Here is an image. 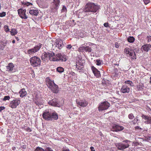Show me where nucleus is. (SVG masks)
I'll list each match as a JSON object with an SVG mask.
<instances>
[{"mask_svg": "<svg viewBox=\"0 0 151 151\" xmlns=\"http://www.w3.org/2000/svg\"><path fill=\"white\" fill-rule=\"evenodd\" d=\"M100 9L99 6L93 3L88 2L85 5L83 10H80L78 14L79 17H83L86 15L98 12Z\"/></svg>", "mask_w": 151, "mask_h": 151, "instance_id": "obj_1", "label": "nucleus"}, {"mask_svg": "<svg viewBox=\"0 0 151 151\" xmlns=\"http://www.w3.org/2000/svg\"><path fill=\"white\" fill-rule=\"evenodd\" d=\"M46 82L48 87L54 93L58 92L59 89L58 86L56 84L54 81L51 80L49 78L46 79Z\"/></svg>", "mask_w": 151, "mask_h": 151, "instance_id": "obj_2", "label": "nucleus"}, {"mask_svg": "<svg viewBox=\"0 0 151 151\" xmlns=\"http://www.w3.org/2000/svg\"><path fill=\"white\" fill-rule=\"evenodd\" d=\"M67 60V57L64 54L59 53L55 55L54 53V55L52 58V61L65 62Z\"/></svg>", "mask_w": 151, "mask_h": 151, "instance_id": "obj_3", "label": "nucleus"}, {"mask_svg": "<svg viewBox=\"0 0 151 151\" xmlns=\"http://www.w3.org/2000/svg\"><path fill=\"white\" fill-rule=\"evenodd\" d=\"M131 141L129 140H124L122 142L116 143L115 145L119 150H123L129 146V143Z\"/></svg>", "mask_w": 151, "mask_h": 151, "instance_id": "obj_4", "label": "nucleus"}, {"mask_svg": "<svg viewBox=\"0 0 151 151\" xmlns=\"http://www.w3.org/2000/svg\"><path fill=\"white\" fill-rule=\"evenodd\" d=\"M60 0H52L50 4V9L52 12H57L60 6Z\"/></svg>", "mask_w": 151, "mask_h": 151, "instance_id": "obj_5", "label": "nucleus"}, {"mask_svg": "<svg viewBox=\"0 0 151 151\" xmlns=\"http://www.w3.org/2000/svg\"><path fill=\"white\" fill-rule=\"evenodd\" d=\"M31 65L35 67L41 65V60L40 58L37 56H34L31 57L29 59Z\"/></svg>", "mask_w": 151, "mask_h": 151, "instance_id": "obj_6", "label": "nucleus"}, {"mask_svg": "<svg viewBox=\"0 0 151 151\" xmlns=\"http://www.w3.org/2000/svg\"><path fill=\"white\" fill-rule=\"evenodd\" d=\"M42 45L41 44H39L37 45H35L33 48L28 50L26 53L29 55L33 54L39 50L42 47Z\"/></svg>", "mask_w": 151, "mask_h": 151, "instance_id": "obj_7", "label": "nucleus"}, {"mask_svg": "<svg viewBox=\"0 0 151 151\" xmlns=\"http://www.w3.org/2000/svg\"><path fill=\"white\" fill-rule=\"evenodd\" d=\"M54 52H44L42 54L41 58L44 61L45 60V59H48L50 61H52V58Z\"/></svg>", "mask_w": 151, "mask_h": 151, "instance_id": "obj_8", "label": "nucleus"}, {"mask_svg": "<svg viewBox=\"0 0 151 151\" xmlns=\"http://www.w3.org/2000/svg\"><path fill=\"white\" fill-rule=\"evenodd\" d=\"M124 52L131 57L132 59H136V55L133 50H129L128 48L126 47L124 49Z\"/></svg>", "mask_w": 151, "mask_h": 151, "instance_id": "obj_9", "label": "nucleus"}, {"mask_svg": "<svg viewBox=\"0 0 151 151\" xmlns=\"http://www.w3.org/2000/svg\"><path fill=\"white\" fill-rule=\"evenodd\" d=\"M109 106V103L107 101H105L100 104L98 107V109L99 111L105 110L108 109Z\"/></svg>", "mask_w": 151, "mask_h": 151, "instance_id": "obj_10", "label": "nucleus"}, {"mask_svg": "<svg viewBox=\"0 0 151 151\" xmlns=\"http://www.w3.org/2000/svg\"><path fill=\"white\" fill-rule=\"evenodd\" d=\"M17 11L18 14L21 18L25 19L27 18L28 17L26 14V9H23L22 8H21L18 9Z\"/></svg>", "mask_w": 151, "mask_h": 151, "instance_id": "obj_11", "label": "nucleus"}, {"mask_svg": "<svg viewBox=\"0 0 151 151\" xmlns=\"http://www.w3.org/2000/svg\"><path fill=\"white\" fill-rule=\"evenodd\" d=\"M48 104L52 106L59 107L60 106L59 101L57 99H54L48 102Z\"/></svg>", "mask_w": 151, "mask_h": 151, "instance_id": "obj_12", "label": "nucleus"}, {"mask_svg": "<svg viewBox=\"0 0 151 151\" xmlns=\"http://www.w3.org/2000/svg\"><path fill=\"white\" fill-rule=\"evenodd\" d=\"M20 101L18 99H16L10 103V106L12 108H15L20 104Z\"/></svg>", "mask_w": 151, "mask_h": 151, "instance_id": "obj_13", "label": "nucleus"}, {"mask_svg": "<svg viewBox=\"0 0 151 151\" xmlns=\"http://www.w3.org/2000/svg\"><path fill=\"white\" fill-rule=\"evenodd\" d=\"M51 112L48 110H45L42 114L43 118L46 120H49L50 119V114H51Z\"/></svg>", "mask_w": 151, "mask_h": 151, "instance_id": "obj_14", "label": "nucleus"}, {"mask_svg": "<svg viewBox=\"0 0 151 151\" xmlns=\"http://www.w3.org/2000/svg\"><path fill=\"white\" fill-rule=\"evenodd\" d=\"M141 117L145 120L144 122L145 123L147 124H151V116L142 114Z\"/></svg>", "mask_w": 151, "mask_h": 151, "instance_id": "obj_15", "label": "nucleus"}, {"mask_svg": "<svg viewBox=\"0 0 151 151\" xmlns=\"http://www.w3.org/2000/svg\"><path fill=\"white\" fill-rule=\"evenodd\" d=\"M78 50L81 52L85 51L86 52H90L92 50L90 47L87 46L80 47L78 49Z\"/></svg>", "mask_w": 151, "mask_h": 151, "instance_id": "obj_16", "label": "nucleus"}, {"mask_svg": "<svg viewBox=\"0 0 151 151\" xmlns=\"http://www.w3.org/2000/svg\"><path fill=\"white\" fill-rule=\"evenodd\" d=\"M91 69L94 74V75L97 78L101 77V74L100 72L94 66H92L91 67Z\"/></svg>", "mask_w": 151, "mask_h": 151, "instance_id": "obj_17", "label": "nucleus"}, {"mask_svg": "<svg viewBox=\"0 0 151 151\" xmlns=\"http://www.w3.org/2000/svg\"><path fill=\"white\" fill-rule=\"evenodd\" d=\"M84 61L83 60H80L78 62H76V68L78 70H81L83 68V63Z\"/></svg>", "mask_w": 151, "mask_h": 151, "instance_id": "obj_18", "label": "nucleus"}, {"mask_svg": "<svg viewBox=\"0 0 151 151\" xmlns=\"http://www.w3.org/2000/svg\"><path fill=\"white\" fill-rule=\"evenodd\" d=\"M50 115V119L49 120H56L58 119V114L54 111L51 112Z\"/></svg>", "mask_w": 151, "mask_h": 151, "instance_id": "obj_19", "label": "nucleus"}, {"mask_svg": "<svg viewBox=\"0 0 151 151\" xmlns=\"http://www.w3.org/2000/svg\"><path fill=\"white\" fill-rule=\"evenodd\" d=\"M124 128L117 124H114L113 126L112 131L115 132L121 131Z\"/></svg>", "mask_w": 151, "mask_h": 151, "instance_id": "obj_20", "label": "nucleus"}, {"mask_svg": "<svg viewBox=\"0 0 151 151\" xmlns=\"http://www.w3.org/2000/svg\"><path fill=\"white\" fill-rule=\"evenodd\" d=\"M130 88L126 85H123L121 89V91L123 93H128L129 92Z\"/></svg>", "mask_w": 151, "mask_h": 151, "instance_id": "obj_21", "label": "nucleus"}, {"mask_svg": "<svg viewBox=\"0 0 151 151\" xmlns=\"http://www.w3.org/2000/svg\"><path fill=\"white\" fill-rule=\"evenodd\" d=\"M55 45L56 47L60 49L63 46L62 41L60 39L57 40L55 42Z\"/></svg>", "mask_w": 151, "mask_h": 151, "instance_id": "obj_22", "label": "nucleus"}, {"mask_svg": "<svg viewBox=\"0 0 151 151\" xmlns=\"http://www.w3.org/2000/svg\"><path fill=\"white\" fill-rule=\"evenodd\" d=\"M141 49L144 51L147 52L151 50V45L150 44H145L142 46Z\"/></svg>", "mask_w": 151, "mask_h": 151, "instance_id": "obj_23", "label": "nucleus"}, {"mask_svg": "<svg viewBox=\"0 0 151 151\" xmlns=\"http://www.w3.org/2000/svg\"><path fill=\"white\" fill-rule=\"evenodd\" d=\"M77 102L79 105L83 107L86 106L88 104V103L85 100H81Z\"/></svg>", "mask_w": 151, "mask_h": 151, "instance_id": "obj_24", "label": "nucleus"}, {"mask_svg": "<svg viewBox=\"0 0 151 151\" xmlns=\"http://www.w3.org/2000/svg\"><path fill=\"white\" fill-rule=\"evenodd\" d=\"M14 66L13 64L12 63H9L8 65L6 66V69L9 71H12L13 70Z\"/></svg>", "mask_w": 151, "mask_h": 151, "instance_id": "obj_25", "label": "nucleus"}, {"mask_svg": "<svg viewBox=\"0 0 151 151\" xmlns=\"http://www.w3.org/2000/svg\"><path fill=\"white\" fill-rule=\"evenodd\" d=\"M19 93L20 94V97L22 98L25 96L27 94V92L24 88H22L21 89Z\"/></svg>", "mask_w": 151, "mask_h": 151, "instance_id": "obj_26", "label": "nucleus"}, {"mask_svg": "<svg viewBox=\"0 0 151 151\" xmlns=\"http://www.w3.org/2000/svg\"><path fill=\"white\" fill-rule=\"evenodd\" d=\"M29 12L32 16H37L38 13V11L37 9H33L30 10Z\"/></svg>", "mask_w": 151, "mask_h": 151, "instance_id": "obj_27", "label": "nucleus"}, {"mask_svg": "<svg viewBox=\"0 0 151 151\" xmlns=\"http://www.w3.org/2000/svg\"><path fill=\"white\" fill-rule=\"evenodd\" d=\"M144 87V85L143 83H139V84L137 85V88L138 90H142Z\"/></svg>", "mask_w": 151, "mask_h": 151, "instance_id": "obj_28", "label": "nucleus"}, {"mask_svg": "<svg viewBox=\"0 0 151 151\" xmlns=\"http://www.w3.org/2000/svg\"><path fill=\"white\" fill-rule=\"evenodd\" d=\"M127 40L129 42L133 43L135 40V38L133 36H129L128 37Z\"/></svg>", "mask_w": 151, "mask_h": 151, "instance_id": "obj_29", "label": "nucleus"}, {"mask_svg": "<svg viewBox=\"0 0 151 151\" xmlns=\"http://www.w3.org/2000/svg\"><path fill=\"white\" fill-rule=\"evenodd\" d=\"M57 71L60 73H62L64 71V68L61 67H58L57 68Z\"/></svg>", "mask_w": 151, "mask_h": 151, "instance_id": "obj_30", "label": "nucleus"}, {"mask_svg": "<svg viewBox=\"0 0 151 151\" xmlns=\"http://www.w3.org/2000/svg\"><path fill=\"white\" fill-rule=\"evenodd\" d=\"M10 32L11 35H14L17 33V30L15 29H11Z\"/></svg>", "mask_w": 151, "mask_h": 151, "instance_id": "obj_31", "label": "nucleus"}, {"mask_svg": "<svg viewBox=\"0 0 151 151\" xmlns=\"http://www.w3.org/2000/svg\"><path fill=\"white\" fill-rule=\"evenodd\" d=\"M124 83L125 84H127L130 85L131 86H133L134 84L132 81L130 80L126 81H124Z\"/></svg>", "mask_w": 151, "mask_h": 151, "instance_id": "obj_32", "label": "nucleus"}, {"mask_svg": "<svg viewBox=\"0 0 151 151\" xmlns=\"http://www.w3.org/2000/svg\"><path fill=\"white\" fill-rule=\"evenodd\" d=\"M22 5H23L24 6L25 5V6H28L30 5H32V3H30L28 2H22Z\"/></svg>", "mask_w": 151, "mask_h": 151, "instance_id": "obj_33", "label": "nucleus"}, {"mask_svg": "<svg viewBox=\"0 0 151 151\" xmlns=\"http://www.w3.org/2000/svg\"><path fill=\"white\" fill-rule=\"evenodd\" d=\"M45 150L43 149L42 147H37L34 150L35 151H45Z\"/></svg>", "mask_w": 151, "mask_h": 151, "instance_id": "obj_34", "label": "nucleus"}, {"mask_svg": "<svg viewBox=\"0 0 151 151\" xmlns=\"http://www.w3.org/2000/svg\"><path fill=\"white\" fill-rule=\"evenodd\" d=\"M96 64L97 65H100L102 63V62L101 60L99 59H97L96 60Z\"/></svg>", "mask_w": 151, "mask_h": 151, "instance_id": "obj_35", "label": "nucleus"}, {"mask_svg": "<svg viewBox=\"0 0 151 151\" xmlns=\"http://www.w3.org/2000/svg\"><path fill=\"white\" fill-rule=\"evenodd\" d=\"M139 121V119H134L131 121L132 124L133 125H135L136 124H138V121Z\"/></svg>", "mask_w": 151, "mask_h": 151, "instance_id": "obj_36", "label": "nucleus"}, {"mask_svg": "<svg viewBox=\"0 0 151 151\" xmlns=\"http://www.w3.org/2000/svg\"><path fill=\"white\" fill-rule=\"evenodd\" d=\"M149 35H147L146 39L147 40V42H151V34L150 33L149 34L148 33Z\"/></svg>", "mask_w": 151, "mask_h": 151, "instance_id": "obj_37", "label": "nucleus"}, {"mask_svg": "<svg viewBox=\"0 0 151 151\" xmlns=\"http://www.w3.org/2000/svg\"><path fill=\"white\" fill-rule=\"evenodd\" d=\"M128 118L131 120L133 119L134 118V116L132 113H130L128 115Z\"/></svg>", "mask_w": 151, "mask_h": 151, "instance_id": "obj_38", "label": "nucleus"}, {"mask_svg": "<svg viewBox=\"0 0 151 151\" xmlns=\"http://www.w3.org/2000/svg\"><path fill=\"white\" fill-rule=\"evenodd\" d=\"M61 12H66L67 8L64 5L63 6L62 9L61 10Z\"/></svg>", "mask_w": 151, "mask_h": 151, "instance_id": "obj_39", "label": "nucleus"}, {"mask_svg": "<svg viewBox=\"0 0 151 151\" xmlns=\"http://www.w3.org/2000/svg\"><path fill=\"white\" fill-rule=\"evenodd\" d=\"M4 30L6 32H8L9 31V28L8 26L7 25H5L4 27Z\"/></svg>", "mask_w": 151, "mask_h": 151, "instance_id": "obj_40", "label": "nucleus"}, {"mask_svg": "<svg viewBox=\"0 0 151 151\" xmlns=\"http://www.w3.org/2000/svg\"><path fill=\"white\" fill-rule=\"evenodd\" d=\"M10 99V97L9 96H5L3 99V100L5 101L7 100H9Z\"/></svg>", "mask_w": 151, "mask_h": 151, "instance_id": "obj_41", "label": "nucleus"}, {"mask_svg": "<svg viewBox=\"0 0 151 151\" xmlns=\"http://www.w3.org/2000/svg\"><path fill=\"white\" fill-rule=\"evenodd\" d=\"M148 112L151 115V109L148 106L146 108Z\"/></svg>", "mask_w": 151, "mask_h": 151, "instance_id": "obj_42", "label": "nucleus"}, {"mask_svg": "<svg viewBox=\"0 0 151 151\" xmlns=\"http://www.w3.org/2000/svg\"><path fill=\"white\" fill-rule=\"evenodd\" d=\"M62 151H70L69 149L67 147H64L62 149Z\"/></svg>", "mask_w": 151, "mask_h": 151, "instance_id": "obj_43", "label": "nucleus"}, {"mask_svg": "<svg viewBox=\"0 0 151 151\" xmlns=\"http://www.w3.org/2000/svg\"><path fill=\"white\" fill-rule=\"evenodd\" d=\"M6 15V13L5 12H3L2 13H0V17H3L5 16Z\"/></svg>", "mask_w": 151, "mask_h": 151, "instance_id": "obj_44", "label": "nucleus"}, {"mask_svg": "<svg viewBox=\"0 0 151 151\" xmlns=\"http://www.w3.org/2000/svg\"><path fill=\"white\" fill-rule=\"evenodd\" d=\"M45 151H53L52 149L50 147H47L46 148Z\"/></svg>", "mask_w": 151, "mask_h": 151, "instance_id": "obj_45", "label": "nucleus"}, {"mask_svg": "<svg viewBox=\"0 0 151 151\" xmlns=\"http://www.w3.org/2000/svg\"><path fill=\"white\" fill-rule=\"evenodd\" d=\"M144 3L145 4H148L150 2V0H143Z\"/></svg>", "mask_w": 151, "mask_h": 151, "instance_id": "obj_46", "label": "nucleus"}, {"mask_svg": "<svg viewBox=\"0 0 151 151\" xmlns=\"http://www.w3.org/2000/svg\"><path fill=\"white\" fill-rule=\"evenodd\" d=\"M66 48L68 50L70 49L72 47V46L71 45H68L66 47Z\"/></svg>", "mask_w": 151, "mask_h": 151, "instance_id": "obj_47", "label": "nucleus"}, {"mask_svg": "<svg viewBox=\"0 0 151 151\" xmlns=\"http://www.w3.org/2000/svg\"><path fill=\"white\" fill-rule=\"evenodd\" d=\"M104 25L106 27H109V24L107 22L104 23Z\"/></svg>", "mask_w": 151, "mask_h": 151, "instance_id": "obj_48", "label": "nucleus"}, {"mask_svg": "<svg viewBox=\"0 0 151 151\" xmlns=\"http://www.w3.org/2000/svg\"><path fill=\"white\" fill-rule=\"evenodd\" d=\"M9 41H6L5 42H3V43H2V45H4V48L6 45V44L9 43Z\"/></svg>", "mask_w": 151, "mask_h": 151, "instance_id": "obj_49", "label": "nucleus"}, {"mask_svg": "<svg viewBox=\"0 0 151 151\" xmlns=\"http://www.w3.org/2000/svg\"><path fill=\"white\" fill-rule=\"evenodd\" d=\"M135 129H138V130H143V129L141 128L139 126H136L135 127Z\"/></svg>", "mask_w": 151, "mask_h": 151, "instance_id": "obj_50", "label": "nucleus"}, {"mask_svg": "<svg viewBox=\"0 0 151 151\" xmlns=\"http://www.w3.org/2000/svg\"><path fill=\"white\" fill-rule=\"evenodd\" d=\"M115 47L116 48H118L119 47V45L117 42H116L115 43Z\"/></svg>", "mask_w": 151, "mask_h": 151, "instance_id": "obj_51", "label": "nucleus"}, {"mask_svg": "<svg viewBox=\"0 0 151 151\" xmlns=\"http://www.w3.org/2000/svg\"><path fill=\"white\" fill-rule=\"evenodd\" d=\"M4 48V45H3L2 43L0 44V50H3Z\"/></svg>", "mask_w": 151, "mask_h": 151, "instance_id": "obj_52", "label": "nucleus"}, {"mask_svg": "<svg viewBox=\"0 0 151 151\" xmlns=\"http://www.w3.org/2000/svg\"><path fill=\"white\" fill-rule=\"evenodd\" d=\"M35 103L37 105L39 106L40 105V103L38 102V101H35Z\"/></svg>", "mask_w": 151, "mask_h": 151, "instance_id": "obj_53", "label": "nucleus"}, {"mask_svg": "<svg viewBox=\"0 0 151 151\" xmlns=\"http://www.w3.org/2000/svg\"><path fill=\"white\" fill-rule=\"evenodd\" d=\"M5 109V107L4 106L0 107V111L3 110Z\"/></svg>", "mask_w": 151, "mask_h": 151, "instance_id": "obj_54", "label": "nucleus"}, {"mask_svg": "<svg viewBox=\"0 0 151 151\" xmlns=\"http://www.w3.org/2000/svg\"><path fill=\"white\" fill-rule=\"evenodd\" d=\"M90 148L92 151H95V150L93 147H91Z\"/></svg>", "mask_w": 151, "mask_h": 151, "instance_id": "obj_55", "label": "nucleus"}, {"mask_svg": "<svg viewBox=\"0 0 151 151\" xmlns=\"http://www.w3.org/2000/svg\"><path fill=\"white\" fill-rule=\"evenodd\" d=\"M27 131L29 132H31L32 131V130L31 129V128L28 127L27 128Z\"/></svg>", "mask_w": 151, "mask_h": 151, "instance_id": "obj_56", "label": "nucleus"}, {"mask_svg": "<svg viewBox=\"0 0 151 151\" xmlns=\"http://www.w3.org/2000/svg\"><path fill=\"white\" fill-rule=\"evenodd\" d=\"M16 149V147H12V150H15Z\"/></svg>", "mask_w": 151, "mask_h": 151, "instance_id": "obj_57", "label": "nucleus"}, {"mask_svg": "<svg viewBox=\"0 0 151 151\" xmlns=\"http://www.w3.org/2000/svg\"><path fill=\"white\" fill-rule=\"evenodd\" d=\"M71 75L73 76H74L75 75V73L73 72H71Z\"/></svg>", "mask_w": 151, "mask_h": 151, "instance_id": "obj_58", "label": "nucleus"}, {"mask_svg": "<svg viewBox=\"0 0 151 151\" xmlns=\"http://www.w3.org/2000/svg\"><path fill=\"white\" fill-rule=\"evenodd\" d=\"M151 138V136H149L148 137V139L149 140H150V139Z\"/></svg>", "mask_w": 151, "mask_h": 151, "instance_id": "obj_59", "label": "nucleus"}, {"mask_svg": "<svg viewBox=\"0 0 151 151\" xmlns=\"http://www.w3.org/2000/svg\"><path fill=\"white\" fill-rule=\"evenodd\" d=\"M135 144L136 145H139V143L138 142H137L136 143H135Z\"/></svg>", "mask_w": 151, "mask_h": 151, "instance_id": "obj_60", "label": "nucleus"}, {"mask_svg": "<svg viewBox=\"0 0 151 151\" xmlns=\"http://www.w3.org/2000/svg\"><path fill=\"white\" fill-rule=\"evenodd\" d=\"M134 119H138V116H136L134 118Z\"/></svg>", "mask_w": 151, "mask_h": 151, "instance_id": "obj_61", "label": "nucleus"}, {"mask_svg": "<svg viewBox=\"0 0 151 151\" xmlns=\"http://www.w3.org/2000/svg\"><path fill=\"white\" fill-rule=\"evenodd\" d=\"M150 83L151 84V77H150Z\"/></svg>", "mask_w": 151, "mask_h": 151, "instance_id": "obj_62", "label": "nucleus"}, {"mask_svg": "<svg viewBox=\"0 0 151 151\" xmlns=\"http://www.w3.org/2000/svg\"><path fill=\"white\" fill-rule=\"evenodd\" d=\"M15 40H12V42L13 43H15Z\"/></svg>", "mask_w": 151, "mask_h": 151, "instance_id": "obj_63", "label": "nucleus"}, {"mask_svg": "<svg viewBox=\"0 0 151 151\" xmlns=\"http://www.w3.org/2000/svg\"><path fill=\"white\" fill-rule=\"evenodd\" d=\"M16 39L18 41L19 40V39L18 37L16 38Z\"/></svg>", "mask_w": 151, "mask_h": 151, "instance_id": "obj_64", "label": "nucleus"}]
</instances>
